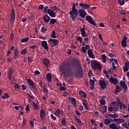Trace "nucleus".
Returning a JSON list of instances; mask_svg holds the SVG:
<instances>
[{"label": "nucleus", "instance_id": "nucleus-1", "mask_svg": "<svg viewBox=\"0 0 129 129\" xmlns=\"http://www.w3.org/2000/svg\"><path fill=\"white\" fill-rule=\"evenodd\" d=\"M60 71L63 75H72L76 78H82L83 77V70L79 63L73 61L70 66L66 67H62Z\"/></svg>", "mask_w": 129, "mask_h": 129}, {"label": "nucleus", "instance_id": "nucleus-2", "mask_svg": "<svg viewBox=\"0 0 129 129\" xmlns=\"http://www.w3.org/2000/svg\"><path fill=\"white\" fill-rule=\"evenodd\" d=\"M79 5L80 7H81V9L78 11L79 17H81V18L84 19L87 15V13L85 12V10H89V9H90V5H89V4H83L82 3H80Z\"/></svg>", "mask_w": 129, "mask_h": 129}, {"label": "nucleus", "instance_id": "nucleus-3", "mask_svg": "<svg viewBox=\"0 0 129 129\" xmlns=\"http://www.w3.org/2000/svg\"><path fill=\"white\" fill-rule=\"evenodd\" d=\"M109 120L111 121V123L113 122V121L114 122H115L108 125L109 127L111 129H119V127H117V125L120 124V123H123V122H125V119L119 118L113 119L110 118Z\"/></svg>", "mask_w": 129, "mask_h": 129}, {"label": "nucleus", "instance_id": "nucleus-4", "mask_svg": "<svg viewBox=\"0 0 129 129\" xmlns=\"http://www.w3.org/2000/svg\"><path fill=\"white\" fill-rule=\"evenodd\" d=\"M69 14L72 20L75 21L77 17H78V10L76 9V5L75 3L73 4L72 10L70 12Z\"/></svg>", "mask_w": 129, "mask_h": 129}, {"label": "nucleus", "instance_id": "nucleus-5", "mask_svg": "<svg viewBox=\"0 0 129 129\" xmlns=\"http://www.w3.org/2000/svg\"><path fill=\"white\" fill-rule=\"evenodd\" d=\"M91 66L93 70H98L100 71L102 67L100 66V63L98 62L97 60L95 61L94 60H91Z\"/></svg>", "mask_w": 129, "mask_h": 129}, {"label": "nucleus", "instance_id": "nucleus-6", "mask_svg": "<svg viewBox=\"0 0 129 129\" xmlns=\"http://www.w3.org/2000/svg\"><path fill=\"white\" fill-rule=\"evenodd\" d=\"M47 42L48 44H49L50 47H54L55 46H57L58 45V43L59 42V40L55 39L53 38H49Z\"/></svg>", "mask_w": 129, "mask_h": 129}, {"label": "nucleus", "instance_id": "nucleus-7", "mask_svg": "<svg viewBox=\"0 0 129 129\" xmlns=\"http://www.w3.org/2000/svg\"><path fill=\"white\" fill-rule=\"evenodd\" d=\"M86 20L91 25H93V26H95L96 27H97L96 25V23H95V21L93 20V18L89 15H88L86 17Z\"/></svg>", "mask_w": 129, "mask_h": 129}, {"label": "nucleus", "instance_id": "nucleus-8", "mask_svg": "<svg viewBox=\"0 0 129 129\" xmlns=\"http://www.w3.org/2000/svg\"><path fill=\"white\" fill-rule=\"evenodd\" d=\"M27 82L29 83V85L31 86L33 90H35V91H37V90H38L37 87H36V85L35 84V83H34V81H33V80L27 79Z\"/></svg>", "mask_w": 129, "mask_h": 129}, {"label": "nucleus", "instance_id": "nucleus-9", "mask_svg": "<svg viewBox=\"0 0 129 129\" xmlns=\"http://www.w3.org/2000/svg\"><path fill=\"white\" fill-rule=\"evenodd\" d=\"M99 83L102 90H104L106 88V83L104 80H100Z\"/></svg>", "mask_w": 129, "mask_h": 129}, {"label": "nucleus", "instance_id": "nucleus-10", "mask_svg": "<svg viewBox=\"0 0 129 129\" xmlns=\"http://www.w3.org/2000/svg\"><path fill=\"white\" fill-rule=\"evenodd\" d=\"M16 18V15L15 14L14 9L12 10V13L10 17V23L11 24H14L15 23V20Z\"/></svg>", "mask_w": 129, "mask_h": 129}, {"label": "nucleus", "instance_id": "nucleus-11", "mask_svg": "<svg viewBox=\"0 0 129 129\" xmlns=\"http://www.w3.org/2000/svg\"><path fill=\"white\" fill-rule=\"evenodd\" d=\"M81 32V36L83 38H86V37H88V34L86 33V31H85V28L83 27L82 28L80 29Z\"/></svg>", "mask_w": 129, "mask_h": 129}, {"label": "nucleus", "instance_id": "nucleus-12", "mask_svg": "<svg viewBox=\"0 0 129 129\" xmlns=\"http://www.w3.org/2000/svg\"><path fill=\"white\" fill-rule=\"evenodd\" d=\"M93 79L89 81L90 82V85H91V89H94V86H95V81H96V80L95 79V78L93 77Z\"/></svg>", "mask_w": 129, "mask_h": 129}, {"label": "nucleus", "instance_id": "nucleus-13", "mask_svg": "<svg viewBox=\"0 0 129 129\" xmlns=\"http://www.w3.org/2000/svg\"><path fill=\"white\" fill-rule=\"evenodd\" d=\"M109 80L111 83H112L114 85L117 84V79L114 78L113 77L111 76Z\"/></svg>", "mask_w": 129, "mask_h": 129}, {"label": "nucleus", "instance_id": "nucleus-14", "mask_svg": "<svg viewBox=\"0 0 129 129\" xmlns=\"http://www.w3.org/2000/svg\"><path fill=\"white\" fill-rule=\"evenodd\" d=\"M47 14H48V15L50 16V17H51V18H55L56 17V13L51 9L47 10Z\"/></svg>", "mask_w": 129, "mask_h": 129}, {"label": "nucleus", "instance_id": "nucleus-15", "mask_svg": "<svg viewBox=\"0 0 129 129\" xmlns=\"http://www.w3.org/2000/svg\"><path fill=\"white\" fill-rule=\"evenodd\" d=\"M41 46L44 48L45 50H49V46H48V43L45 40H43L41 42Z\"/></svg>", "mask_w": 129, "mask_h": 129}, {"label": "nucleus", "instance_id": "nucleus-16", "mask_svg": "<svg viewBox=\"0 0 129 129\" xmlns=\"http://www.w3.org/2000/svg\"><path fill=\"white\" fill-rule=\"evenodd\" d=\"M120 84L121 86H122V88H123L124 90H125L124 92H125V91L127 90V86L126 85V84H125V82L123 81H120Z\"/></svg>", "mask_w": 129, "mask_h": 129}, {"label": "nucleus", "instance_id": "nucleus-17", "mask_svg": "<svg viewBox=\"0 0 129 129\" xmlns=\"http://www.w3.org/2000/svg\"><path fill=\"white\" fill-rule=\"evenodd\" d=\"M88 55L90 58L92 59H94L95 58V55L93 54V51L92 49L88 50Z\"/></svg>", "mask_w": 129, "mask_h": 129}, {"label": "nucleus", "instance_id": "nucleus-18", "mask_svg": "<svg viewBox=\"0 0 129 129\" xmlns=\"http://www.w3.org/2000/svg\"><path fill=\"white\" fill-rule=\"evenodd\" d=\"M83 105L84 106L85 108L87 109V110H89V107H88V101L87 100L85 99L82 101Z\"/></svg>", "mask_w": 129, "mask_h": 129}, {"label": "nucleus", "instance_id": "nucleus-19", "mask_svg": "<svg viewBox=\"0 0 129 129\" xmlns=\"http://www.w3.org/2000/svg\"><path fill=\"white\" fill-rule=\"evenodd\" d=\"M46 78L49 84H50V82L52 81V75L50 73H48L46 76Z\"/></svg>", "mask_w": 129, "mask_h": 129}, {"label": "nucleus", "instance_id": "nucleus-20", "mask_svg": "<svg viewBox=\"0 0 129 129\" xmlns=\"http://www.w3.org/2000/svg\"><path fill=\"white\" fill-rule=\"evenodd\" d=\"M50 19V17L47 14L45 15L43 17V20L44 23H48V22H49Z\"/></svg>", "mask_w": 129, "mask_h": 129}, {"label": "nucleus", "instance_id": "nucleus-21", "mask_svg": "<svg viewBox=\"0 0 129 129\" xmlns=\"http://www.w3.org/2000/svg\"><path fill=\"white\" fill-rule=\"evenodd\" d=\"M40 118L41 119H45V116H46V112L44 111V110L41 109L40 112Z\"/></svg>", "mask_w": 129, "mask_h": 129}, {"label": "nucleus", "instance_id": "nucleus-22", "mask_svg": "<svg viewBox=\"0 0 129 129\" xmlns=\"http://www.w3.org/2000/svg\"><path fill=\"white\" fill-rule=\"evenodd\" d=\"M116 90L114 91L115 94H117V93H119L121 90H122V89L119 87V86L117 85L115 87Z\"/></svg>", "mask_w": 129, "mask_h": 129}, {"label": "nucleus", "instance_id": "nucleus-23", "mask_svg": "<svg viewBox=\"0 0 129 129\" xmlns=\"http://www.w3.org/2000/svg\"><path fill=\"white\" fill-rule=\"evenodd\" d=\"M43 61L45 66L46 67H49V65L50 64V61L49 59H48V58H44Z\"/></svg>", "mask_w": 129, "mask_h": 129}, {"label": "nucleus", "instance_id": "nucleus-24", "mask_svg": "<svg viewBox=\"0 0 129 129\" xmlns=\"http://www.w3.org/2000/svg\"><path fill=\"white\" fill-rule=\"evenodd\" d=\"M107 115L111 117V118H117L118 117V114L117 113L107 114Z\"/></svg>", "mask_w": 129, "mask_h": 129}, {"label": "nucleus", "instance_id": "nucleus-25", "mask_svg": "<svg viewBox=\"0 0 129 129\" xmlns=\"http://www.w3.org/2000/svg\"><path fill=\"white\" fill-rule=\"evenodd\" d=\"M57 23V20L55 19H50L49 20V24L50 25H54V24H56Z\"/></svg>", "mask_w": 129, "mask_h": 129}, {"label": "nucleus", "instance_id": "nucleus-26", "mask_svg": "<svg viewBox=\"0 0 129 129\" xmlns=\"http://www.w3.org/2000/svg\"><path fill=\"white\" fill-rule=\"evenodd\" d=\"M71 102L72 105H73L74 107H76V99L75 98H72Z\"/></svg>", "mask_w": 129, "mask_h": 129}, {"label": "nucleus", "instance_id": "nucleus-27", "mask_svg": "<svg viewBox=\"0 0 129 129\" xmlns=\"http://www.w3.org/2000/svg\"><path fill=\"white\" fill-rule=\"evenodd\" d=\"M50 37L51 38H52V39H56V38H57V36H56V31H55V30L52 31Z\"/></svg>", "mask_w": 129, "mask_h": 129}, {"label": "nucleus", "instance_id": "nucleus-28", "mask_svg": "<svg viewBox=\"0 0 129 129\" xmlns=\"http://www.w3.org/2000/svg\"><path fill=\"white\" fill-rule=\"evenodd\" d=\"M33 106L36 110L39 109V106L37 103H35V101L32 102Z\"/></svg>", "mask_w": 129, "mask_h": 129}, {"label": "nucleus", "instance_id": "nucleus-29", "mask_svg": "<svg viewBox=\"0 0 129 129\" xmlns=\"http://www.w3.org/2000/svg\"><path fill=\"white\" fill-rule=\"evenodd\" d=\"M100 103L102 105H105V104H106V101L103 98H101V100H100Z\"/></svg>", "mask_w": 129, "mask_h": 129}, {"label": "nucleus", "instance_id": "nucleus-30", "mask_svg": "<svg viewBox=\"0 0 129 129\" xmlns=\"http://www.w3.org/2000/svg\"><path fill=\"white\" fill-rule=\"evenodd\" d=\"M80 94L84 98H86L87 97V95L86 94V93L84 92V91L80 92Z\"/></svg>", "mask_w": 129, "mask_h": 129}, {"label": "nucleus", "instance_id": "nucleus-31", "mask_svg": "<svg viewBox=\"0 0 129 129\" xmlns=\"http://www.w3.org/2000/svg\"><path fill=\"white\" fill-rule=\"evenodd\" d=\"M120 6H123L125 2H128V0H118Z\"/></svg>", "mask_w": 129, "mask_h": 129}, {"label": "nucleus", "instance_id": "nucleus-32", "mask_svg": "<svg viewBox=\"0 0 129 129\" xmlns=\"http://www.w3.org/2000/svg\"><path fill=\"white\" fill-rule=\"evenodd\" d=\"M104 122L106 125L110 124L111 123L110 120H109V119H105L104 120Z\"/></svg>", "mask_w": 129, "mask_h": 129}, {"label": "nucleus", "instance_id": "nucleus-33", "mask_svg": "<svg viewBox=\"0 0 129 129\" xmlns=\"http://www.w3.org/2000/svg\"><path fill=\"white\" fill-rule=\"evenodd\" d=\"M47 27L46 26L43 25V27H41V33H45L46 31H47Z\"/></svg>", "mask_w": 129, "mask_h": 129}, {"label": "nucleus", "instance_id": "nucleus-34", "mask_svg": "<svg viewBox=\"0 0 129 129\" xmlns=\"http://www.w3.org/2000/svg\"><path fill=\"white\" fill-rule=\"evenodd\" d=\"M43 88V91L44 92H45V93H48L49 92V90H48V88L47 87V86L45 85V84H44Z\"/></svg>", "mask_w": 129, "mask_h": 129}, {"label": "nucleus", "instance_id": "nucleus-35", "mask_svg": "<svg viewBox=\"0 0 129 129\" xmlns=\"http://www.w3.org/2000/svg\"><path fill=\"white\" fill-rule=\"evenodd\" d=\"M77 41H79V42L81 43L82 42H83V38L81 36H78L77 38Z\"/></svg>", "mask_w": 129, "mask_h": 129}, {"label": "nucleus", "instance_id": "nucleus-36", "mask_svg": "<svg viewBox=\"0 0 129 129\" xmlns=\"http://www.w3.org/2000/svg\"><path fill=\"white\" fill-rule=\"evenodd\" d=\"M117 101L118 103L119 104V107L120 109H122V106L121 105V102H120V100L119 99V98H117Z\"/></svg>", "mask_w": 129, "mask_h": 129}, {"label": "nucleus", "instance_id": "nucleus-37", "mask_svg": "<svg viewBox=\"0 0 129 129\" xmlns=\"http://www.w3.org/2000/svg\"><path fill=\"white\" fill-rule=\"evenodd\" d=\"M29 37L26 38H22L21 40V43H25L26 42H28L29 41Z\"/></svg>", "mask_w": 129, "mask_h": 129}, {"label": "nucleus", "instance_id": "nucleus-38", "mask_svg": "<svg viewBox=\"0 0 129 129\" xmlns=\"http://www.w3.org/2000/svg\"><path fill=\"white\" fill-rule=\"evenodd\" d=\"M13 72H14L13 69H10L9 71L8 76H12L13 75Z\"/></svg>", "mask_w": 129, "mask_h": 129}, {"label": "nucleus", "instance_id": "nucleus-39", "mask_svg": "<svg viewBox=\"0 0 129 129\" xmlns=\"http://www.w3.org/2000/svg\"><path fill=\"white\" fill-rule=\"evenodd\" d=\"M102 109H103L102 114H103L104 112H106V111H107V107L106 106H103L102 107Z\"/></svg>", "mask_w": 129, "mask_h": 129}, {"label": "nucleus", "instance_id": "nucleus-40", "mask_svg": "<svg viewBox=\"0 0 129 129\" xmlns=\"http://www.w3.org/2000/svg\"><path fill=\"white\" fill-rule=\"evenodd\" d=\"M102 60H103V63L106 62V55L105 54L102 55Z\"/></svg>", "mask_w": 129, "mask_h": 129}, {"label": "nucleus", "instance_id": "nucleus-41", "mask_svg": "<svg viewBox=\"0 0 129 129\" xmlns=\"http://www.w3.org/2000/svg\"><path fill=\"white\" fill-rule=\"evenodd\" d=\"M66 119L65 118H62V120L61 121V123L62 125H66Z\"/></svg>", "mask_w": 129, "mask_h": 129}, {"label": "nucleus", "instance_id": "nucleus-42", "mask_svg": "<svg viewBox=\"0 0 129 129\" xmlns=\"http://www.w3.org/2000/svg\"><path fill=\"white\" fill-rule=\"evenodd\" d=\"M120 43L122 47H126V41L122 40Z\"/></svg>", "mask_w": 129, "mask_h": 129}, {"label": "nucleus", "instance_id": "nucleus-43", "mask_svg": "<svg viewBox=\"0 0 129 129\" xmlns=\"http://www.w3.org/2000/svg\"><path fill=\"white\" fill-rule=\"evenodd\" d=\"M119 13L121 16H126V13L123 10H120Z\"/></svg>", "mask_w": 129, "mask_h": 129}, {"label": "nucleus", "instance_id": "nucleus-44", "mask_svg": "<svg viewBox=\"0 0 129 129\" xmlns=\"http://www.w3.org/2000/svg\"><path fill=\"white\" fill-rule=\"evenodd\" d=\"M82 52H83V53H84L85 54L87 52V49H86L85 46L82 47Z\"/></svg>", "mask_w": 129, "mask_h": 129}, {"label": "nucleus", "instance_id": "nucleus-45", "mask_svg": "<svg viewBox=\"0 0 129 129\" xmlns=\"http://www.w3.org/2000/svg\"><path fill=\"white\" fill-rule=\"evenodd\" d=\"M27 50L26 49H23L22 51H21V54L22 55H26V54H27Z\"/></svg>", "mask_w": 129, "mask_h": 129}, {"label": "nucleus", "instance_id": "nucleus-46", "mask_svg": "<svg viewBox=\"0 0 129 129\" xmlns=\"http://www.w3.org/2000/svg\"><path fill=\"white\" fill-rule=\"evenodd\" d=\"M56 113L57 116H59V115H60V114H61V111H60V109H57L56 110Z\"/></svg>", "mask_w": 129, "mask_h": 129}, {"label": "nucleus", "instance_id": "nucleus-47", "mask_svg": "<svg viewBox=\"0 0 129 129\" xmlns=\"http://www.w3.org/2000/svg\"><path fill=\"white\" fill-rule=\"evenodd\" d=\"M28 97H29V98H30V99H35V97H34V96H32L31 94H30V93H27Z\"/></svg>", "mask_w": 129, "mask_h": 129}, {"label": "nucleus", "instance_id": "nucleus-48", "mask_svg": "<svg viewBox=\"0 0 129 129\" xmlns=\"http://www.w3.org/2000/svg\"><path fill=\"white\" fill-rule=\"evenodd\" d=\"M75 112L76 115H77V116H79V117H80V116H81V113H80V112L77 110H76Z\"/></svg>", "mask_w": 129, "mask_h": 129}, {"label": "nucleus", "instance_id": "nucleus-49", "mask_svg": "<svg viewBox=\"0 0 129 129\" xmlns=\"http://www.w3.org/2000/svg\"><path fill=\"white\" fill-rule=\"evenodd\" d=\"M128 124H127L126 123H124L122 124V126L123 127H124L125 128H127L128 129V127L127 126Z\"/></svg>", "mask_w": 129, "mask_h": 129}, {"label": "nucleus", "instance_id": "nucleus-50", "mask_svg": "<svg viewBox=\"0 0 129 129\" xmlns=\"http://www.w3.org/2000/svg\"><path fill=\"white\" fill-rule=\"evenodd\" d=\"M14 55L16 56V57L19 56V53L18 52V49H17L14 50Z\"/></svg>", "mask_w": 129, "mask_h": 129}, {"label": "nucleus", "instance_id": "nucleus-51", "mask_svg": "<svg viewBox=\"0 0 129 129\" xmlns=\"http://www.w3.org/2000/svg\"><path fill=\"white\" fill-rule=\"evenodd\" d=\"M14 38H15V34H14V33H11L10 35V40L14 41Z\"/></svg>", "mask_w": 129, "mask_h": 129}, {"label": "nucleus", "instance_id": "nucleus-52", "mask_svg": "<svg viewBox=\"0 0 129 129\" xmlns=\"http://www.w3.org/2000/svg\"><path fill=\"white\" fill-rule=\"evenodd\" d=\"M20 85H19L17 83H15V85L14 86V88H15V89H19V88H20Z\"/></svg>", "mask_w": 129, "mask_h": 129}, {"label": "nucleus", "instance_id": "nucleus-53", "mask_svg": "<svg viewBox=\"0 0 129 129\" xmlns=\"http://www.w3.org/2000/svg\"><path fill=\"white\" fill-rule=\"evenodd\" d=\"M75 120H76L78 123H80V124H81L82 121L80 119H79V118H77L76 119H75Z\"/></svg>", "mask_w": 129, "mask_h": 129}, {"label": "nucleus", "instance_id": "nucleus-54", "mask_svg": "<svg viewBox=\"0 0 129 129\" xmlns=\"http://www.w3.org/2000/svg\"><path fill=\"white\" fill-rule=\"evenodd\" d=\"M57 10H58L57 6H52L51 7V11H57Z\"/></svg>", "mask_w": 129, "mask_h": 129}, {"label": "nucleus", "instance_id": "nucleus-55", "mask_svg": "<svg viewBox=\"0 0 129 129\" xmlns=\"http://www.w3.org/2000/svg\"><path fill=\"white\" fill-rule=\"evenodd\" d=\"M43 81L40 80V81H39L38 84H39V85H40V87H43Z\"/></svg>", "mask_w": 129, "mask_h": 129}, {"label": "nucleus", "instance_id": "nucleus-56", "mask_svg": "<svg viewBox=\"0 0 129 129\" xmlns=\"http://www.w3.org/2000/svg\"><path fill=\"white\" fill-rule=\"evenodd\" d=\"M47 10H48V6H45L44 9V12L45 14H48V10L47 11Z\"/></svg>", "mask_w": 129, "mask_h": 129}, {"label": "nucleus", "instance_id": "nucleus-57", "mask_svg": "<svg viewBox=\"0 0 129 129\" xmlns=\"http://www.w3.org/2000/svg\"><path fill=\"white\" fill-rule=\"evenodd\" d=\"M30 49H37V45H32L31 46H30Z\"/></svg>", "mask_w": 129, "mask_h": 129}, {"label": "nucleus", "instance_id": "nucleus-58", "mask_svg": "<svg viewBox=\"0 0 129 129\" xmlns=\"http://www.w3.org/2000/svg\"><path fill=\"white\" fill-rule=\"evenodd\" d=\"M59 90H60V91H64L66 90V88L64 87H59Z\"/></svg>", "mask_w": 129, "mask_h": 129}, {"label": "nucleus", "instance_id": "nucleus-59", "mask_svg": "<svg viewBox=\"0 0 129 129\" xmlns=\"http://www.w3.org/2000/svg\"><path fill=\"white\" fill-rule=\"evenodd\" d=\"M123 71L124 73L127 72L128 71V68L126 67H123Z\"/></svg>", "mask_w": 129, "mask_h": 129}, {"label": "nucleus", "instance_id": "nucleus-60", "mask_svg": "<svg viewBox=\"0 0 129 129\" xmlns=\"http://www.w3.org/2000/svg\"><path fill=\"white\" fill-rule=\"evenodd\" d=\"M28 62H32L33 61V57L32 56L28 57Z\"/></svg>", "mask_w": 129, "mask_h": 129}, {"label": "nucleus", "instance_id": "nucleus-61", "mask_svg": "<svg viewBox=\"0 0 129 129\" xmlns=\"http://www.w3.org/2000/svg\"><path fill=\"white\" fill-rule=\"evenodd\" d=\"M50 116H51V118H52V119H53V120H56V119H57V117H55L54 116V115H53V114H51L50 115Z\"/></svg>", "mask_w": 129, "mask_h": 129}, {"label": "nucleus", "instance_id": "nucleus-62", "mask_svg": "<svg viewBox=\"0 0 129 129\" xmlns=\"http://www.w3.org/2000/svg\"><path fill=\"white\" fill-rule=\"evenodd\" d=\"M39 10H44V5H40L38 7Z\"/></svg>", "mask_w": 129, "mask_h": 129}, {"label": "nucleus", "instance_id": "nucleus-63", "mask_svg": "<svg viewBox=\"0 0 129 129\" xmlns=\"http://www.w3.org/2000/svg\"><path fill=\"white\" fill-rule=\"evenodd\" d=\"M26 110L27 113H28V111H30V107H29V105L26 106Z\"/></svg>", "mask_w": 129, "mask_h": 129}, {"label": "nucleus", "instance_id": "nucleus-64", "mask_svg": "<svg viewBox=\"0 0 129 129\" xmlns=\"http://www.w3.org/2000/svg\"><path fill=\"white\" fill-rule=\"evenodd\" d=\"M29 124L31 125V126L34 127V122H33V121H29Z\"/></svg>", "mask_w": 129, "mask_h": 129}]
</instances>
